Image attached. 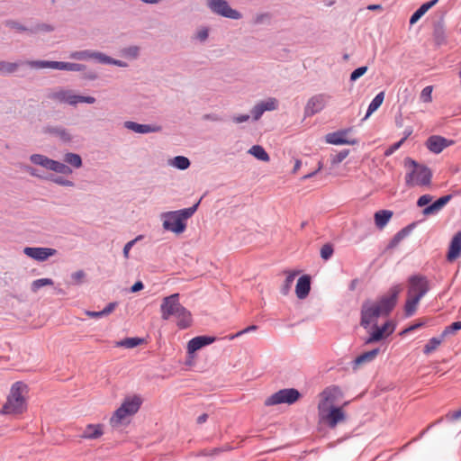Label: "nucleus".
Instances as JSON below:
<instances>
[{"instance_id": "obj_2", "label": "nucleus", "mask_w": 461, "mask_h": 461, "mask_svg": "<svg viewBox=\"0 0 461 461\" xmlns=\"http://www.w3.org/2000/svg\"><path fill=\"white\" fill-rule=\"evenodd\" d=\"M201 200L191 207L163 212L161 214L163 229L177 235L183 233L187 226L186 220L196 212Z\"/></svg>"}, {"instance_id": "obj_42", "label": "nucleus", "mask_w": 461, "mask_h": 461, "mask_svg": "<svg viewBox=\"0 0 461 461\" xmlns=\"http://www.w3.org/2000/svg\"><path fill=\"white\" fill-rule=\"evenodd\" d=\"M53 285V280L51 278H40L36 279L32 283V291L36 292L40 288L45 286V285Z\"/></svg>"}, {"instance_id": "obj_46", "label": "nucleus", "mask_w": 461, "mask_h": 461, "mask_svg": "<svg viewBox=\"0 0 461 461\" xmlns=\"http://www.w3.org/2000/svg\"><path fill=\"white\" fill-rule=\"evenodd\" d=\"M348 154H349L348 149H342L339 152H338L337 154L331 156L330 162H331L332 166H336V165L339 164L340 162H342L348 156Z\"/></svg>"}, {"instance_id": "obj_16", "label": "nucleus", "mask_w": 461, "mask_h": 461, "mask_svg": "<svg viewBox=\"0 0 461 461\" xmlns=\"http://www.w3.org/2000/svg\"><path fill=\"white\" fill-rule=\"evenodd\" d=\"M348 130H340L338 131L330 132L326 135L327 143L332 145H355L358 141L357 139H347L346 135L348 133Z\"/></svg>"}, {"instance_id": "obj_10", "label": "nucleus", "mask_w": 461, "mask_h": 461, "mask_svg": "<svg viewBox=\"0 0 461 461\" xmlns=\"http://www.w3.org/2000/svg\"><path fill=\"white\" fill-rule=\"evenodd\" d=\"M395 326L391 321H386L381 326L374 324L370 335L365 339V344H371L381 341L384 338L389 337L394 332Z\"/></svg>"}, {"instance_id": "obj_27", "label": "nucleus", "mask_w": 461, "mask_h": 461, "mask_svg": "<svg viewBox=\"0 0 461 461\" xmlns=\"http://www.w3.org/2000/svg\"><path fill=\"white\" fill-rule=\"evenodd\" d=\"M415 223H411L402 229H401L399 231H397L394 236L390 240L387 248L388 249H393L395 248L403 239L408 237L411 232L412 231L414 228Z\"/></svg>"}, {"instance_id": "obj_62", "label": "nucleus", "mask_w": 461, "mask_h": 461, "mask_svg": "<svg viewBox=\"0 0 461 461\" xmlns=\"http://www.w3.org/2000/svg\"><path fill=\"white\" fill-rule=\"evenodd\" d=\"M249 118H250V115H249V114H240V115L234 116L232 118V121L235 123H242V122H248L249 120Z\"/></svg>"}, {"instance_id": "obj_17", "label": "nucleus", "mask_w": 461, "mask_h": 461, "mask_svg": "<svg viewBox=\"0 0 461 461\" xmlns=\"http://www.w3.org/2000/svg\"><path fill=\"white\" fill-rule=\"evenodd\" d=\"M44 133L58 138L62 143L69 144L72 141V135L68 129L63 126H46Z\"/></svg>"}, {"instance_id": "obj_39", "label": "nucleus", "mask_w": 461, "mask_h": 461, "mask_svg": "<svg viewBox=\"0 0 461 461\" xmlns=\"http://www.w3.org/2000/svg\"><path fill=\"white\" fill-rule=\"evenodd\" d=\"M95 52L96 51L89 50L75 51V52L71 53L70 58L77 59V60L94 59Z\"/></svg>"}, {"instance_id": "obj_51", "label": "nucleus", "mask_w": 461, "mask_h": 461, "mask_svg": "<svg viewBox=\"0 0 461 461\" xmlns=\"http://www.w3.org/2000/svg\"><path fill=\"white\" fill-rule=\"evenodd\" d=\"M434 39L438 45H441L446 41L445 32L442 26L435 28Z\"/></svg>"}, {"instance_id": "obj_56", "label": "nucleus", "mask_w": 461, "mask_h": 461, "mask_svg": "<svg viewBox=\"0 0 461 461\" xmlns=\"http://www.w3.org/2000/svg\"><path fill=\"white\" fill-rule=\"evenodd\" d=\"M94 59L101 64H110L111 57L107 56L106 54L96 51Z\"/></svg>"}, {"instance_id": "obj_52", "label": "nucleus", "mask_w": 461, "mask_h": 461, "mask_svg": "<svg viewBox=\"0 0 461 461\" xmlns=\"http://www.w3.org/2000/svg\"><path fill=\"white\" fill-rule=\"evenodd\" d=\"M367 69L368 68L366 66H362L353 70L352 73L350 74V81H357L359 77H361L363 75L366 73Z\"/></svg>"}, {"instance_id": "obj_6", "label": "nucleus", "mask_w": 461, "mask_h": 461, "mask_svg": "<svg viewBox=\"0 0 461 461\" xmlns=\"http://www.w3.org/2000/svg\"><path fill=\"white\" fill-rule=\"evenodd\" d=\"M32 68H52L66 71L80 72L86 69V66L80 63H71L65 61H52V60H30L26 62Z\"/></svg>"}, {"instance_id": "obj_5", "label": "nucleus", "mask_w": 461, "mask_h": 461, "mask_svg": "<svg viewBox=\"0 0 461 461\" xmlns=\"http://www.w3.org/2000/svg\"><path fill=\"white\" fill-rule=\"evenodd\" d=\"M140 404L141 401L138 396L126 398L110 418L111 426L113 428L117 427L122 423L124 418L135 414L139 411Z\"/></svg>"}, {"instance_id": "obj_41", "label": "nucleus", "mask_w": 461, "mask_h": 461, "mask_svg": "<svg viewBox=\"0 0 461 461\" xmlns=\"http://www.w3.org/2000/svg\"><path fill=\"white\" fill-rule=\"evenodd\" d=\"M296 274H297L296 272L288 273V275L286 276L285 280L281 287L282 294L287 295L289 294Z\"/></svg>"}, {"instance_id": "obj_15", "label": "nucleus", "mask_w": 461, "mask_h": 461, "mask_svg": "<svg viewBox=\"0 0 461 461\" xmlns=\"http://www.w3.org/2000/svg\"><path fill=\"white\" fill-rule=\"evenodd\" d=\"M23 252L29 258L39 262H42L48 259L50 257L54 256L57 253V250L51 248L26 247L24 248Z\"/></svg>"}, {"instance_id": "obj_44", "label": "nucleus", "mask_w": 461, "mask_h": 461, "mask_svg": "<svg viewBox=\"0 0 461 461\" xmlns=\"http://www.w3.org/2000/svg\"><path fill=\"white\" fill-rule=\"evenodd\" d=\"M429 10L421 5L411 16L410 24L416 23Z\"/></svg>"}, {"instance_id": "obj_53", "label": "nucleus", "mask_w": 461, "mask_h": 461, "mask_svg": "<svg viewBox=\"0 0 461 461\" xmlns=\"http://www.w3.org/2000/svg\"><path fill=\"white\" fill-rule=\"evenodd\" d=\"M52 31H53V27L47 23L37 24L36 26L30 28L31 33H36L38 32H52Z\"/></svg>"}, {"instance_id": "obj_50", "label": "nucleus", "mask_w": 461, "mask_h": 461, "mask_svg": "<svg viewBox=\"0 0 461 461\" xmlns=\"http://www.w3.org/2000/svg\"><path fill=\"white\" fill-rule=\"evenodd\" d=\"M209 37V29L207 27H201L198 29L194 36V39L200 42H204Z\"/></svg>"}, {"instance_id": "obj_31", "label": "nucleus", "mask_w": 461, "mask_h": 461, "mask_svg": "<svg viewBox=\"0 0 461 461\" xmlns=\"http://www.w3.org/2000/svg\"><path fill=\"white\" fill-rule=\"evenodd\" d=\"M384 99V93H378L368 104L366 113L364 117V120H366L373 113H375L383 104Z\"/></svg>"}, {"instance_id": "obj_21", "label": "nucleus", "mask_w": 461, "mask_h": 461, "mask_svg": "<svg viewBox=\"0 0 461 461\" xmlns=\"http://www.w3.org/2000/svg\"><path fill=\"white\" fill-rule=\"evenodd\" d=\"M461 254V230L455 233L453 236L447 254L448 261L456 259Z\"/></svg>"}, {"instance_id": "obj_4", "label": "nucleus", "mask_w": 461, "mask_h": 461, "mask_svg": "<svg viewBox=\"0 0 461 461\" xmlns=\"http://www.w3.org/2000/svg\"><path fill=\"white\" fill-rule=\"evenodd\" d=\"M26 385L23 382H15L10 391L5 404L3 406V414H19L25 409V399L23 396V390Z\"/></svg>"}, {"instance_id": "obj_28", "label": "nucleus", "mask_w": 461, "mask_h": 461, "mask_svg": "<svg viewBox=\"0 0 461 461\" xmlns=\"http://www.w3.org/2000/svg\"><path fill=\"white\" fill-rule=\"evenodd\" d=\"M103 435V426L101 424H89L85 429L82 437L85 438L95 439Z\"/></svg>"}, {"instance_id": "obj_58", "label": "nucleus", "mask_w": 461, "mask_h": 461, "mask_svg": "<svg viewBox=\"0 0 461 461\" xmlns=\"http://www.w3.org/2000/svg\"><path fill=\"white\" fill-rule=\"evenodd\" d=\"M86 274L83 270H77L71 274L70 277L76 285H79L85 278Z\"/></svg>"}, {"instance_id": "obj_11", "label": "nucleus", "mask_w": 461, "mask_h": 461, "mask_svg": "<svg viewBox=\"0 0 461 461\" xmlns=\"http://www.w3.org/2000/svg\"><path fill=\"white\" fill-rule=\"evenodd\" d=\"M408 295H420L421 299L429 290V280L424 276L413 275L409 278Z\"/></svg>"}, {"instance_id": "obj_47", "label": "nucleus", "mask_w": 461, "mask_h": 461, "mask_svg": "<svg viewBox=\"0 0 461 461\" xmlns=\"http://www.w3.org/2000/svg\"><path fill=\"white\" fill-rule=\"evenodd\" d=\"M333 246L330 243L324 244L321 249V258L323 260H329L333 255Z\"/></svg>"}, {"instance_id": "obj_9", "label": "nucleus", "mask_w": 461, "mask_h": 461, "mask_svg": "<svg viewBox=\"0 0 461 461\" xmlns=\"http://www.w3.org/2000/svg\"><path fill=\"white\" fill-rule=\"evenodd\" d=\"M207 5L211 11L222 17L239 20L241 18V14L230 6L226 0H207Z\"/></svg>"}, {"instance_id": "obj_49", "label": "nucleus", "mask_w": 461, "mask_h": 461, "mask_svg": "<svg viewBox=\"0 0 461 461\" xmlns=\"http://www.w3.org/2000/svg\"><path fill=\"white\" fill-rule=\"evenodd\" d=\"M432 86H425L420 93V100L423 103H430L432 101Z\"/></svg>"}, {"instance_id": "obj_22", "label": "nucleus", "mask_w": 461, "mask_h": 461, "mask_svg": "<svg viewBox=\"0 0 461 461\" xmlns=\"http://www.w3.org/2000/svg\"><path fill=\"white\" fill-rule=\"evenodd\" d=\"M311 290V277L308 275L301 276L295 285V294L299 299H304L308 296Z\"/></svg>"}, {"instance_id": "obj_54", "label": "nucleus", "mask_w": 461, "mask_h": 461, "mask_svg": "<svg viewBox=\"0 0 461 461\" xmlns=\"http://www.w3.org/2000/svg\"><path fill=\"white\" fill-rule=\"evenodd\" d=\"M264 109L260 105L259 103H258L252 109H251V116L253 121H258L262 114L264 113Z\"/></svg>"}, {"instance_id": "obj_30", "label": "nucleus", "mask_w": 461, "mask_h": 461, "mask_svg": "<svg viewBox=\"0 0 461 461\" xmlns=\"http://www.w3.org/2000/svg\"><path fill=\"white\" fill-rule=\"evenodd\" d=\"M48 170L63 175H69L73 172L72 168L68 165L54 159H50Z\"/></svg>"}, {"instance_id": "obj_59", "label": "nucleus", "mask_w": 461, "mask_h": 461, "mask_svg": "<svg viewBox=\"0 0 461 461\" xmlns=\"http://www.w3.org/2000/svg\"><path fill=\"white\" fill-rule=\"evenodd\" d=\"M403 144L402 140H399L393 145H391L389 148H387L384 151V156L389 157L393 155L400 147Z\"/></svg>"}, {"instance_id": "obj_43", "label": "nucleus", "mask_w": 461, "mask_h": 461, "mask_svg": "<svg viewBox=\"0 0 461 461\" xmlns=\"http://www.w3.org/2000/svg\"><path fill=\"white\" fill-rule=\"evenodd\" d=\"M259 104L264 109V112L274 111L277 108V100L274 97H269L267 100L259 102Z\"/></svg>"}, {"instance_id": "obj_60", "label": "nucleus", "mask_w": 461, "mask_h": 461, "mask_svg": "<svg viewBox=\"0 0 461 461\" xmlns=\"http://www.w3.org/2000/svg\"><path fill=\"white\" fill-rule=\"evenodd\" d=\"M432 201V196L430 194H423L421 195L418 201L417 205L419 207H423L425 205L428 206V204Z\"/></svg>"}, {"instance_id": "obj_61", "label": "nucleus", "mask_w": 461, "mask_h": 461, "mask_svg": "<svg viewBox=\"0 0 461 461\" xmlns=\"http://www.w3.org/2000/svg\"><path fill=\"white\" fill-rule=\"evenodd\" d=\"M117 302L109 303L103 310L102 312L104 316L110 314L117 306Z\"/></svg>"}, {"instance_id": "obj_3", "label": "nucleus", "mask_w": 461, "mask_h": 461, "mask_svg": "<svg viewBox=\"0 0 461 461\" xmlns=\"http://www.w3.org/2000/svg\"><path fill=\"white\" fill-rule=\"evenodd\" d=\"M404 166L411 167L412 169L405 176V184L408 186L414 185H429L432 178V172L426 165L419 164L416 160L406 158L404 159Z\"/></svg>"}, {"instance_id": "obj_19", "label": "nucleus", "mask_w": 461, "mask_h": 461, "mask_svg": "<svg viewBox=\"0 0 461 461\" xmlns=\"http://www.w3.org/2000/svg\"><path fill=\"white\" fill-rule=\"evenodd\" d=\"M345 417L341 407L331 405L324 419L330 428H335L339 421L345 420Z\"/></svg>"}, {"instance_id": "obj_36", "label": "nucleus", "mask_w": 461, "mask_h": 461, "mask_svg": "<svg viewBox=\"0 0 461 461\" xmlns=\"http://www.w3.org/2000/svg\"><path fill=\"white\" fill-rule=\"evenodd\" d=\"M50 159L51 158H49L48 157L42 154H32L30 157V160L32 163H33L34 165L41 166L46 169H48L49 167Z\"/></svg>"}, {"instance_id": "obj_40", "label": "nucleus", "mask_w": 461, "mask_h": 461, "mask_svg": "<svg viewBox=\"0 0 461 461\" xmlns=\"http://www.w3.org/2000/svg\"><path fill=\"white\" fill-rule=\"evenodd\" d=\"M20 62L0 61V74H12L20 66Z\"/></svg>"}, {"instance_id": "obj_37", "label": "nucleus", "mask_w": 461, "mask_h": 461, "mask_svg": "<svg viewBox=\"0 0 461 461\" xmlns=\"http://www.w3.org/2000/svg\"><path fill=\"white\" fill-rule=\"evenodd\" d=\"M144 341L143 339L138 337L126 338L119 342H117V346L124 347L127 348H133L139 345H140Z\"/></svg>"}, {"instance_id": "obj_14", "label": "nucleus", "mask_w": 461, "mask_h": 461, "mask_svg": "<svg viewBox=\"0 0 461 461\" xmlns=\"http://www.w3.org/2000/svg\"><path fill=\"white\" fill-rule=\"evenodd\" d=\"M328 96L323 94L316 95L311 97L304 108V116H312L322 111L326 105Z\"/></svg>"}, {"instance_id": "obj_13", "label": "nucleus", "mask_w": 461, "mask_h": 461, "mask_svg": "<svg viewBox=\"0 0 461 461\" xmlns=\"http://www.w3.org/2000/svg\"><path fill=\"white\" fill-rule=\"evenodd\" d=\"M455 143V140L447 139L440 135H431L429 136L426 142V148L433 154H439L443 151L444 149L452 146Z\"/></svg>"}, {"instance_id": "obj_33", "label": "nucleus", "mask_w": 461, "mask_h": 461, "mask_svg": "<svg viewBox=\"0 0 461 461\" xmlns=\"http://www.w3.org/2000/svg\"><path fill=\"white\" fill-rule=\"evenodd\" d=\"M190 160L185 156H176L170 165L179 170H185L190 167Z\"/></svg>"}, {"instance_id": "obj_7", "label": "nucleus", "mask_w": 461, "mask_h": 461, "mask_svg": "<svg viewBox=\"0 0 461 461\" xmlns=\"http://www.w3.org/2000/svg\"><path fill=\"white\" fill-rule=\"evenodd\" d=\"M301 393L295 388L281 389L271 394L265 401L266 406H273L277 404L292 405L301 398Z\"/></svg>"}, {"instance_id": "obj_45", "label": "nucleus", "mask_w": 461, "mask_h": 461, "mask_svg": "<svg viewBox=\"0 0 461 461\" xmlns=\"http://www.w3.org/2000/svg\"><path fill=\"white\" fill-rule=\"evenodd\" d=\"M461 330V321H455L451 323L450 325L445 327V329L442 331V337H446L451 334H454L455 332Z\"/></svg>"}, {"instance_id": "obj_8", "label": "nucleus", "mask_w": 461, "mask_h": 461, "mask_svg": "<svg viewBox=\"0 0 461 461\" xmlns=\"http://www.w3.org/2000/svg\"><path fill=\"white\" fill-rule=\"evenodd\" d=\"M50 98L59 103L68 104L69 105H77L79 103L92 104L95 102V98L91 95H80L74 94L71 90H59L50 95Z\"/></svg>"}, {"instance_id": "obj_57", "label": "nucleus", "mask_w": 461, "mask_h": 461, "mask_svg": "<svg viewBox=\"0 0 461 461\" xmlns=\"http://www.w3.org/2000/svg\"><path fill=\"white\" fill-rule=\"evenodd\" d=\"M141 239V236H138L136 237L135 239L130 240L129 242H127L124 247H123V250H122V253H123V257L125 258H129V252L131 250V249L133 247V245L135 244V242Z\"/></svg>"}, {"instance_id": "obj_38", "label": "nucleus", "mask_w": 461, "mask_h": 461, "mask_svg": "<svg viewBox=\"0 0 461 461\" xmlns=\"http://www.w3.org/2000/svg\"><path fill=\"white\" fill-rule=\"evenodd\" d=\"M45 180L51 181L59 185L72 187L74 186V182L68 179L64 178L60 176L50 175L45 177Z\"/></svg>"}, {"instance_id": "obj_64", "label": "nucleus", "mask_w": 461, "mask_h": 461, "mask_svg": "<svg viewBox=\"0 0 461 461\" xmlns=\"http://www.w3.org/2000/svg\"><path fill=\"white\" fill-rule=\"evenodd\" d=\"M143 288H144V285H143V283H142L141 281H137V282H135V283L131 285V287L130 291H131V293H137V292H139V291L142 290Z\"/></svg>"}, {"instance_id": "obj_25", "label": "nucleus", "mask_w": 461, "mask_h": 461, "mask_svg": "<svg viewBox=\"0 0 461 461\" xmlns=\"http://www.w3.org/2000/svg\"><path fill=\"white\" fill-rule=\"evenodd\" d=\"M393 215L391 210H379L375 212L374 220L375 224L378 230H383L390 221Z\"/></svg>"}, {"instance_id": "obj_12", "label": "nucleus", "mask_w": 461, "mask_h": 461, "mask_svg": "<svg viewBox=\"0 0 461 461\" xmlns=\"http://www.w3.org/2000/svg\"><path fill=\"white\" fill-rule=\"evenodd\" d=\"M181 306L182 304L179 303V294L166 296L160 305L161 318L165 321L168 320L177 312Z\"/></svg>"}, {"instance_id": "obj_63", "label": "nucleus", "mask_w": 461, "mask_h": 461, "mask_svg": "<svg viewBox=\"0 0 461 461\" xmlns=\"http://www.w3.org/2000/svg\"><path fill=\"white\" fill-rule=\"evenodd\" d=\"M26 172H28L31 176L39 177L41 179H45L46 176H43L38 173V170L32 167L27 166L25 167Z\"/></svg>"}, {"instance_id": "obj_24", "label": "nucleus", "mask_w": 461, "mask_h": 461, "mask_svg": "<svg viewBox=\"0 0 461 461\" xmlns=\"http://www.w3.org/2000/svg\"><path fill=\"white\" fill-rule=\"evenodd\" d=\"M174 316L177 319L176 325L181 330L188 328L192 323V314L183 305Z\"/></svg>"}, {"instance_id": "obj_48", "label": "nucleus", "mask_w": 461, "mask_h": 461, "mask_svg": "<svg viewBox=\"0 0 461 461\" xmlns=\"http://www.w3.org/2000/svg\"><path fill=\"white\" fill-rule=\"evenodd\" d=\"M271 19V15L269 13H260L257 14L255 17L253 18V24L254 25H259L263 24L265 23H268Z\"/></svg>"}, {"instance_id": "obj_32", "label": "nucleus", "mask_w": 461, "mask_h": 461, "mask_svg": "<svg viewBox=\"0 0 461 461\" xmlns=\"http://www.w3.org/2000/svg\"><path fill=\"white\" fill-rule=\"evenodd\" d=\"M248 152H249V154H250L253 157H255L257 159H258L260 161H263V162H267L270 159L269 155L267 154V152L260 145H253L249 149Z\"/></svg>"}, {"instance_id": "obj_34", "label": "nucleus", "mask_w": 461, "mask_h": 461, "mask_svg": "<svg viewBox=\"0 0 461 461\" xmlns=\"http://www.w3.org/2000/svg\"><path fill=\"white\" fill-rule=\"evenodd\" d=\"M65 163L72 166L75 168H79L82 166V158L81 157L73 152H68L64 155Z\"/></svg>"}, {"instance_id": "obj_35", "label": "nucleus", "mask_w": 461, "mask_h": 461, "mask_svg": "<svg viewBox=\"0 0 461 461\" xmlns=\"http://www.w3.org/2000/svg\"><path fill=\"white\" fill-rule=\"evenodd\" d=\"M444 337H442V334L438 337H433L429 339L428 343L423 348V353L428 355L434 351L442 342Z\"/></svg>"}, {"instance_id": "obj_23", "label": "nucleus", "mask_w": 461, "mask_h": 461, "mask_svg": "<svg viewBox=\"0 0 461 461\" xmlns=\"http://www.w3.org/2000/svg\"><path fill=\"white\" fill-rule=\"evenodd\" d=\"M451 198H452L451 194H447V195L439 197L438 199L434 201L432 203L424 207V209L422 210V213L424 215H431V214L437 213L450 201Z\"/></svg>"}, {"instance_id": "obj_18", "label": "nucleus", "mask_w": 461, "mask_h": 461, "mask_svg": "<svg viewBox=\"0 0 461 461\" xmlns=\"http://www.w3.org/2000/svg\"><path fill=\"white\" fill-rule=\"evenodd\" d=\"M124 127L140 134L158 132L161 130L160 126L155 124H141L131 121H126L124 122Z\"/></svg>"}, {"instance_id": "obj_55", "label": "nucleus", "mask_w": 461, "mask_h": 461, "mask_svg": "<svg viewBox=\"0 0 461 461\" xmlns=\"http://www.w3.org/2000/svg\"><path fill=\"white\" fill-rule=\"evenodd\" d=\"M5 25L12 29L20 31V32H30V28H27L15 21L8 20L5 22Z\"/></svg>"}, {"instance_id": "obj_1", "label": "nucleus", "mask_w": 461, "mask_h": 461, "mask_svg": "<svg viewBox=\"0 0 461 461\" xmlns=\"http://www.w3.org/2000/svg\"><path fill=\"white\" fill-rule=\"evenodd\" d=\"M400 291V286L394 285L390 287L388 294L382 295L377 302L365 301L361 306L360 325L366 330L378 317L389 315L397 303Z\"/></svg>"}, {"instance_id": "obj_26", "label": "nucleus", "mask_w": 461, "mask_h": 461, "mask_svg": "<svg viewBox=\"0 0 461 461\" xmlns=\"http://www.w3.org/2000/svg\"><path fill=\"white\" fill-rule=\"evenodd\" d=\"M379 351L380 349L377 348L360 354L352 361V368L357 369L362 364L372 362Z\"/></svg>"}, {"instance_id": "obj_20", "label": "nucleus", "mask_w": 461, "mask_h": 461, "mask_svg": "<svg viewBox=\"0 0 461 461\" xmlns=\"http://www.w3.org/2000/svg\"><path fill=\"white\" fill-rule=\"evenodd\" d=\"M216 340L213 336H197L191 339L187 344V350L189 353H194L203 347L208 346Z\"/></svg>"}, {"instance_id": "obj_29", "label": "nucleus", "mask_w": 461, "mask_h": 461, "mask_svg": "<svg viewBox=\"0 0 461 461\" xmlns=\"http://www.w3.org/2000/svg\"><path fill=\"white\" fill-rule=\"evenodd\" d=\"M420 301V295H409L404 304V313L406 317H411L415 313Z\"/></svg>"}]
</instances>
